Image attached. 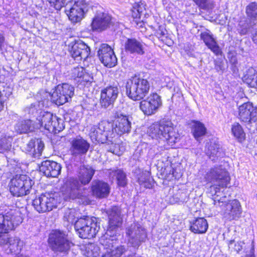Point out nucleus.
I'll return each instance as SVG.
<instances>
[{
    "label": "nucleus",
    "mask_w": 257,
    "mask_h": 257,
    "mask_svg": "<svg viewBox=\"0 0 257 257\" xmlns=\"http://www.w3.org/2000/svg\"><path fill=\"white\" fill-rule=\"evenodd\" d=\"M193 131L194 138L198 140L200 138L205 135L206 128L204 124L196 121L194 122L193 125Z\"/></svg>",
    "instance_id": "40"
},
{
    "label": "nucleus",
    "mask_w": 257,
    "mask_h": 257,
    "mask_svg": "<svg viewBox=\"0 0 257 257\" xmlns=\"http://www.w3.org/2000/svg\"><path fill=\"white\" fill-rule=\"evenodd\" d=\"M75 210L73 209H68L65 212L64 216V220H66L69 223L73 224L76 222L75 220Z\"/></svg>",
    "instance_id": "50"
},
{
    "label": "nucleus",
    "mask_w": 257,
    "mask_h": 257,
    "mask_svg": "<svg viewBox=\"0 0 257 257\" xmlns=\"http://www.w3.org/2000/svg\"><path fill=\"white\" fill-rule=\"evenodd\" d=\"M69 47L72 57L77 61L85 60L90 54L89 47L80 40L71 43Z\"/></svg>",
    "instance_id": "18"
},
{
    "label": "nucleus",
    "mask_w": 257,
    "mask_h": 257,
    "mask_svg": "<svg viewBox=\"0 0 257 257\" xmlns=\"http://www.w3.org/2000/svg\"><path fill=\"white\" fill-rule=\"evenodd\" d=\"M51 99L57 105H60L68 102L70 99L65 94H62V93H59L58 87L57 86L51 95Z\"/></svg>",
    "instance_id": "38"
},
{
    "label": "nucleus",
    "mask_w": 257,
    "mask_h": 257,
    "mask_svg": "<svg viewBox=\"0 0 257 257\" xmlns=\"http://www.w3.org/2000/svg\"><path fill=\"white\" fill-rule=\"evenodd\" d=\"M48 240L52 249L55 252L65 253L70 248L71 242L63 231H54L50 234Z\"/></svg>",
    "instance_id": "12"
},
{
    "label": "nucleus",
    "mask_w": 257,
    "mask_h": 257,
    "mask_svg": "<svg viewBox=\"0 0 257 257\" xmlns=\"http://www.w3.org/2000/svg\"><path fill=\"white\" fill-rule=\"evenodd\" d=\"M169 169V172H170V174H171V173L172 172V177H173L174 175V171H173V169L172 168H171V167L170 168H168Z\"/></svg>",
    "instance_id": "60"
},
{
    "label": "nucleus",
    "mask_w": 257,
    "mask_h": 257,
    "mask_svg": "<svg viewBox=\"0 0 257 257\" xmlns=\"http://www.w3.org/2000/svg\"><path fill=\"white\" fill-rule=\"evenodd\" d=\"M11 148V143L8 142L6 139L0 141V151L2 152L8 151Z\"/></svg>",
    "instance_id": "54"
},
{
    "label": "nucleus",
    "mask_w": 257,
    "mask_h": 257,
    "mask_svg": "<svg viewBox=\"0 0 257 257\" xmlns=\"http://www.w3.org/2000/svg\"><path fill=\"white\" fill-rule=\"evenodd\" d=\"M116 117L117 119L114 128L115 134L121 135L125 133H128L131 131L132 124L128 116L121 113H118Z\"/></svg>",
    "instance_id": "28"
},
{
    "label": "nucleus",
    "mask_w": 257,
    "mask_h": 257,
    "mask_svg": "<svg viewBox=\"0 0 257 257\" xmlns=\"http://www.w3.org/2000/svg\"><path fill=\"white\" fill-rule=\"evenodd\" d=\"M161 97L156 93L150 94L145 99L140 102V108L146 115L155 114L162 106Z\"/></svg>",
    "instance_id": "14"
},
{
    "label": "nucleus",
    "mask_w": 257,
    "mask_h": 257,
    "mask_svg": "<svg viewBox=\"0 0 257 257\" xmlns=\"http://www.w3.org/2000/svg\"><path fill=\"white\" fill-rule=\"evenodd\" d=\"M124 48L125 51L130 54L142 55L145 53V44L135 38L128 39Z\"/></svg>",
    "instance_id": "29"
},
{
    "label": "nucleus",
    "mask_w": 257,
    "mask_h": 257,
    "mask_svg": "<svg viewBox=\"0 0 257 257\" xmlns=\"http://www.w3.org/2000/svg\"><path fill=\"white\" fill-rule=\"evenodd\" d=\"M59 203L58 194L52 193H45L33 201L35 209L39 213H44L51 211L56 208Z\"/></svg>",
    "instance_id": "11"
},
{
    "label": "nucleus",
    "mask_w": 257,
    "mask_h": 257,
    "mask_svg": "<svg viewBox=\"0 0 257 257\" xmlns=\"http://www.w3.org/2000/svg\"><path fill=\"white\" fill-rule=\"evenodd\" d=\"M74 227L79 236L83 238L94 237L100 228L95 218L87 216L78 219Z\"/></svg>",
    "instance_id": "8"
},
{
    "label": "nucleus",
    "mask_w": 257,
    "mask_h": 257,
    "mask_svg": "<svg viewBox=\"0 0 257 257\" xmlns=\"http://www.w3.org/2000/svg\"><path fill=\"white\" fill-rule=\"evenodd\" d=\"M128 242L133 247H138L147 238V232L144 227L138 223H134L127 229Z\"/></svg>",
    "instance_id": "15"
},
{
    "label": "nucleus",
    "mask_w": 257,
    "mask_h": 257,
    "mask_svg": "<svg viewBox=\"0 0 257 257\" xmlns=\"http://www.w3.org/2000/svg\"><path fill=\"white\" fill-rule=\"evenodd\" d=\"M200 37L207 47L216 55L221 54V50L217 44L215 39L209 31L201 33Z\"/></svg>",
    "instance_id": "30"
},
{
    "label": "nucleus",
    "mask_w": 257,
    "mask_h": 257,
    "mask_svg": "<svg viewBox=\"0 0 257 257\" xmlns=\"http://www.w3.org/2000/svg\"><path fill=\"white\" fill-rule=\"evenodd\" d=\"M147 133L153 139L166 142L171 146L179 140V137L171 121H163L159 124H153L148 128Z\"/></svg>",
    "instance_id": "1"
},
{
    "label": "nucleus",
    "mask_w": 257,
    "mask_h": 257,
    "mask_svg": "<svg viewBox=\"0 0 257 257\" xmlns=\"http://www.w3.org/2000/svg\"><path fill=\"white\" fill-rule=\"evenodd\" d=\"M5 42V37L3 35L0 33V49H1Z\"/></svg>",
    "instance_id": "59"
},
{
    "label": "nucleus",
    "mask_w": 257,
    "mask_h": 257,
    "mask_svg": "<svg viewBox=\"0 0 257 257\" xmlns=\"http://www.w3.org/2000/svg\"><path fill=\"white\" fill-rule=\"evenodd\" d=\"M231 132L238 141L242 142L245 140V134L239 123L235 122L232 124Z\"/></svg>",
    "instance_id": "39"
},
{
    "label": "nucleus",
    "mask_w": 257,
    "mask_h": 257,
    "mask_svg": "<svg viewBox=\"0 0 257 257\" xmlns=\"http://www.w3.org/2000/svg\"><path fill=\"white\" fill-rule=\"evenodd\" d=\"M206 154L213 162L216 161L224 155L219 145L217 144H210L206 151Z\"/></svg>",
    "instance_id": "34"
},
{
    "label": "nucleus",
    "mask_w": 257,
    "mask_h": 257,
    "mask_svg": "<svg viewBox=\"0 0 257 257\" xmlns=\"http://www.w3.org/2000/svg\"><path fill=\"white\" fill-rule=\"evenodd\" d=\"M98 56L101 62L106 67L115 66L117 62L113 49L107 44H102L98 51Z\"/></svg>",
    "instance_id": "17"
},
{
    "label": "nucleus",
    "mask_w": 257,
    "mask_h": 257,
    "mask_svg": "<svg viewBox=\"0 0 257 257\" xmlns=\"http://www.w3.org/2000/svg\"><path fill=\"white\" fill-rule=\"evenodd\" d=\"M71 77L75 82L82 86L89 85L93 81L92 75L86 72L82 67H77L72 69Z\"/></svg>",
    "instance_id": "20"
},
{
    "label": "nucleus",
    "mask_w": 257,
    "mask_h": 257,
    "mask_svg": "<svg viewBox=\"0 0 257 257\" xmlns=\"http://www.w3.org/2000/svg\"><path fill=\"white\" fill-rule=\"evenodd\" d=\"M244 81L251 87H257V72L253 68H249L244 76Z\"/></svg>",
    "instance_id": "36"
},
{
    "label": "nucleus",
    "mask_w": 257,
    "mask_h": 257,
    "mask_svg": "<svg viewBox=\"0 0 257 257\" xmlns=\"http://www.w3.org/2000/svg\"><path fill=\"white\" fill-rule=\"evenodd\" d=\"M116 176L117 184L119 186L123 187L126 184V176L125 173L120 170H117L115 172Z\"/></svg>",
    "instance_id": "48"
},
{
    "label": "nucleus",
    "mask_w": 257,
    "mask_h": 257,
    "mask_svg": "<svg viewBox=\"0 0 257 257\" xmlns=\"http://www.w3.org/2000/svg\"><path fill=\"white\" fill-rule=\"evenodd\" d=\"M34 149H35V151L34 153H36V154H37V155H38V157H39L40 156H41V154H37V146H36V147H35V148H34Z\"/></svg>",
    "instance_id": "61"
},
{
    "label": "nucleus",
    "mask_w": 257,
    "mask_h": 257,
    "mask_svg": "<svg viewBox=\"0 0 257 257\" xmlns=\"http://www.w3.org/2000/svg\"><path fill=\"white\" fill-rule=\"evenodd\" d=\"M81 186L76 178L68 177L63 180L61 191L65 200L74 199L81 196Z\"/></svg>",
    "instance_id": "13"
},
{
    "label": "nucleus",
    "mask_w": 257,
    "mask_h": 257,
    "mask_svg": "<svg viewBox=\"0 0 257 257\" xmlns=\"http://www.w3.org/2000/svg\"><path fill=\"white\" fill-rule=\"evenodd\" d=\"M65 6L69 20L74 23L80 22L88 11V4L86 0H67Z\"/></svg>",
    "instance_id": "10"
},
{
    "label": "nucleus",
    "mask_w": 257,
    "mask_h": 257,
    "mask_svg": "<svg viewBox=\"0 0 257 257\" xmlns=\"http://www.w3.org/2000/svg\"><path fill=\"white\" fill-rule=\"evenodd\" d=\"M0 244L8 245L10 252L16 253L21 250L23 242L18 237H10L8 234H2L0 236Z\"/></svg>",
    "instance_id": "25"
},
{
    "label": "nucleus",
    "mask_w": 257,
    "mask_h": 257,
    "mask_svg": "<svg viewBox=\"0 0 257 257\" xmlns=\"http://www.w3.org/2000/svg\"><path fill=\"white\" fill-rule=\"evenodd\" d=\"M61 118L48 111H41L37 117L36 128H43L50 133L56 134L64 128Z\"/></svg>",
    "instance_id": "7"
},
{
    "label": "nucleus",
    "mask_w": 257,
    "mask_h": 257,
    "mask_svg": "<svg viewBox=\"0 0 257 257\" xmlns=\"http://www.w3.org/2000/svg\"><path fill=\"white\" fill-rule=\"evenodd\" d=\"M1 235V234H0V236Z\"/></svg>",
    "instance_id": "63"
},
{
    "label": "nucleus",
    "mask_w": 257,
    "mask_h": 257,
    "mask_svg": "<svg viewBox=\"0 0 257 257\" xmlns=\"http://www.w3.org/2000/svg\"><path fill=\"white\" fill-rule=\"evenodd\" d=\"M70 144V154L75 158L86 155L90 147L89 143L80 136L73 138Z\"/></svg>",
    "instance_id": "16"
},
{
    "label": "nucleus",
    "mask_w": 257,
    "mask_h": 257,
    "mask_svg": "<svg viewBox=\"0 0 257 257\" xmlns=\"http://www.w3.org/2000/svg\"><path fill=\"white\" fill-rule=\"evenodd\" d=\"M118 93V89L116 87L109 86L103 89L100 100L101 106L105 108L112 106Z\"/></svg>",
    "instance_id": "21"
},
{
    "label": "nucleus",
    "mask_w": 257,
    "mask_h": 257,
    "mask_svg": "<svg viewBox=\"0 0 257 257\" xmlns=\"http://www.w3.org/2000/svg\"><path fill=\"white\" fill-rule=\"evenodd\" d=\"M39 169L47 177H57L60 174L61 166L55 161L46 160L41 163Z\"/></svg>",
    "instance_id": "22"
},
{
    "label": "nucleus",
    "mask_w": 257,
    "mask_h": 257,
    "mask_svg": "<svg viewBox=\"0 0 257 257\" xmlns=\"http://www.w3.org/2000/svg\"><path fill=\"white\" fill-rule=\"evenodd\" d=\"M251 38L254 43L257 45V29L252 32Z\"/></svg>",
    "instance_id": "57"
},
{
    "label": "nucleus",
    "mask_w": 257,
    "mask_h": 257,
    "mask_svg": "<svg viewBox=\"0 0 257 257\" xmlns=\"http://www.w3.org/2000/svg\"><path fill=\"white\" fill-rule=\"evenodd\" d=\"M111 23V17L108 14H97L93 19L91 27L93 31H102L108 28Z\"/></svg>",
    "instance_id": "23"
},
{
    "label": "nucleus",
    "mask_w": 257,
    "mask_h": 257,
    "mask_svg": "<svg viewBox=\"0 0 257 257\" xmlns=\"http://www.w3.org/2000/svg\"><path fill=\"white\" fill-rule=\"evenodd\" d=\"M50 3L51 6L57 10H60L62 7H64L67 0H48Z\"/></svg>",
    "instance_id": "52"
},
{
    "label": "nucleus",
    "mask_w": 257,
    "mask_h": 257,
    "mask_svg": "<svg viewBox=\"0 0 257 257\" xmlns=\"http://www.w3.org/2000/svg\"><path fill=\"white\" fill-rule=\"evenodd\" d=\"M138 182L141 185L146 188H151L152 187V183L148 174L141 176L138 178Z\"/></svg>",
    "instance_id": "47"
},
{
    "label": "nucleus",
    "mask_w": 257,
    "mask_h": 257,
    "mask_svg": "<svg viewBox=\"0 0 257 257\" xmlns=\"http://www.w3.org/2000/svg\"><path fill=\"white\" fill-rule=\"evenodd\" d=\"M106 213L108 218V226L106 232L100 238L101 242L104 245H109L112 242L109 237L116 236V230L122 223V216L121 209L117 206H113L108 209Z\"/></svg>",
    "instance_id": "5"
},
{
    "label": "nucleus",
    "mask_w": 257,
    "mask_h": 257,
    "mask_svg": "<svg viewBox=\"0 0 257 257\" xmlns=\"http://www.w3.org/2000/svg\"><path fill=\"white\" fill-rule=\"evenodd\" d=\"M3 93L0 90V111H1L4 107V102L2 100V96H3Z\"/></svg>",
    "instance_id": "58"
},
{
    "label": "nucleus",
    "mask_w": 257,
    "mask_h": 257,
    "mask_svg": "<svg viewBox=\"0 0 257 257\" xmlns=\"http://www.w3.org/2000/svg\"><path fill=\"white\" fill-rule=\"evenodd\" d=\"M59 93H62L65 94L70 99L74 95V87L68 83H63L61 85H58Z\"/></svg>",
    "instance_id": "42"
},
{
    "label": "nucleus",
    "mask_w": 257,
    "mask_h": 257,
    "mask_svg": "<svg viewBox=\"0 0 257 257\" xmlns=\"http://www.w3.org/2000/svg\"><path fill=\"white\" fill-rule=\"evenodd\" d=\"M228 249L231 252L238 253L242 249L243 242L236 241L234 239L230 240L227 242Z\"/></svg>",
    "instance_id": "44"
},
{
    "label": "nucleus",
    "mask_w": 257,
    "mask_h": 257,
    "mask_svg": "<svg viewBox=\"0 0 257 257\" xmlns=\"http://www.w3.org/2000/svg\"><path fill=\"white\" fill-rule=\"evenodd\" d=\"M246 13L247 17L250 18H254L257 17V3L252 2L250 3L246 8Z\"/></svg>",
    "instance_id": "45"
},
{
    "label": "nucleus",
    "mask_w": 257,
    "mask_h": 257,
    "mask_svg": "<svg viewBox=\"0 0 257 257\" xmlns=\"http://www.w3.org/2000/svg\"><path fill=\"white\" fill-rule=\"evenodd\" d=\"M37 146V154H42L44 148V144L40 139L31 140L26 145L25 150L27 153L32 155L34 158H37L38 155L35 152V147Z\"/></svg>",
    "instance_id": "32"
},
{
    "label": "nucleus",
    "mask_w": 257,
    "mask_h": 257,
    "mask_svg": "<svg viewBox=\"0 0 257 257\" xmlns=\"http://www.w3.org/2000/svg\"><path fill=\"white\" fill-rule=\"evenodd\" d=\"M207 181L212 183L208 189L209 193L212 196L216 195L219 193L220 187H227L229 183L230 177L228 172L221 167H215L209 170L205 175Z\"/></svg>",
    "instance_id": "2"
},
{
    "label": "nucleus",
    "mask_w": 257,
    "mask_h": 257,
    "mask_svg": "<svg viewBox=\"0 0 257 257\" xmlns=\"http://www.w3.org/2000/svg\"><path fill=\"white\" fill-rule=\"evenodd\" d=\"M113 124L107 120L100 121L98 125L90 129V136L92 140L102 144L112 143V139L116 136Z\"/></svg>",
    "instance_id": "6"
},
{
    "label": "nucleus",
    "mask_w": 257,
    "mask_h": 257,
    "mask_svg": "<svg viewBox=\"0 0 257 257\" xmlns=\"http://www.w3.org/2000/svg\"><path fill=\"white\" fill-rule=\"evenodd\" d=\"M36 128V124L32 123L30 119L22 120L18 121L15 125V129L20 134L32 132Z\"/></svg>",
    "instance_id": "35"
},
{
    "label": "nucleus",
    "mask_w": 257,
    "mask_h": 257,
    "mask_svg": "<svg viewBox=\"0 0 257 257\" xmlns=\"http://www.w3.org/2000/svg\"><path fill=\"white\" fill-rule=\"evenodd\" d=\"M23 221L19 209L4 206L0 210V234H7L14 230Z\"/></svg>",
    "instance_id": "3"
},
{
    "label": "nucleus",
    "mask_w": 257,
    "mask_h": 257,
    "mask_svg": "<svg viewBox=\"0 0 257 257\" xmlns=\"http://www.w3.org/2000/svg\"><path fill=\"white\" fill-rule=\"evenodd\" d=\"M167 34L166 29L162 26H159L156 32V35L159 38L162 39Z\"/></svg>",
    "instance_id": "55"
},
{
    "label": "nucleus",
    "mask_w": 257,
    "mask_h": 257,
    "mask_svg": "<svg viewBox=\"0 0 257 257\" xmlns=\"http://www.w3.org/2000/svg\"><path fill=\"white\" fill-rule=\"evenodd\" d=\"M238 118L245 122H255L257 120V110L252 103H244L238 107Z\"/></svg>",
    "instance_id": "19"
},
{
    "label": "nucleus",
    "mask_w": 257,
    "mask_h": 257,
    "mask_svg": "<svg viewBox=\"0 0 257 257\" xmlns=\"http://www.w3.org/2000/svg\"><path fill=\"white\" fill-rule=\"evenodd\" d=\"M124 150V148L123 147H120L118 144H115L113 148L110 149V151L111 152L117 156H120Z\"/></svg>",
    "instance_id": "53"
},
{
    "label": "nucleus",
    "mask_w": 257,
    "mask_h": 257,
    "mask_svg": "<svg viewBox=\"0 0 257 257\" xmlns=\"http://www.w3.org/2000/svg\"><path fill=\"white\" fill-rule=\"evenodd\" d=\"M91 191L92 195L97 198L107 197L110 193L109 185L102 181L94 180L92 183Z\"/></svg>",
    "instance_id": "27"
},
{
    "label": "nucleus",
    "mask_w": 257,
    "mask_h": 257,
    "mask_svg": "<svg viewBox=\"0 0 257 257\" xmlns=\"http://www.w3.org/2000/svg\"><path fill=\"white\" fill-rule=\"evenodd\" d=\"M85 255L87 257H97L99 255V249L97 246L90 244L86 248Z\"/></svg>",
    "instance_id": "46"
},
{
    "label": "nucleus",
    "mask_w": 257,
    "mask_h": 257,
    "mask_svg": "<svg viewBox=\"0 0 257 257\" xmlns=\"http://www.w3.org/2000/svg\"><path fill=\"white\" fill-rule=\"evenodd\" d=\"M34 182L27 175H17L10 183V191L12 194L17 197L26 195L30 190Z\"/></svg>",
    "instance_id": "9"
},
{
    "label": "nucleus",
    "mask_w": 257,
    "mask_h": 257,
    "mask_svg": "<svg viewBox=\"0 0 257 257\" xmlns=\"http://www.w3.org/2000/svg\"><path fill=\"white\" fill-rule=\"evenodd\" d=\"M110 240H112V243L109 245H103L100 241V243L102 246H103L104 248L106 249L105 253L102 256V257H120L121 255L124 253L126 249L124 245H119L116 247H114L117 238L116 236L114 237H109Z\"/></svg>",
    "instance_id": "26"
},
{
    "label": "nucleus",
    "mask_w": 257,
    "mask_h": 257,
    "mask_svg": "<svg viewBox=\"0 0 257 257\" xmlns=\"http://www.w3.org/2000/svg\"><path fill=\"white\" fill-rule=\"evenodd\" d=\"M226 68V63L221 59L214 60V68L220 74H222Z\"/></svg>",
    "instance_id": "49"
},
{
    "label": "nucleus",
    "mask_w": 257,
    "mask_h": 257,
    "mask_svg": "<svg viewBox=\"0 0 257 257\" xmlns=\"http://www.w3.org/2000/svg\"><path fill=\"white\" fill-rule=\"evenodd\" d=\"M240 50L242 54L249 53L252 50L250 41L246 40L243 42H241L240 46Z\"/></svg>",
    "instance_id": "51"
},
{
    "label": "nucleus",
    "mask_w": 257,
    "mask_h": 257,
    "mask_svg": "<svg viewBox=\"0 0 257 257\" xmlns=\"http://www.w3.org/2000/svg\"><path fill=\"white\" fill-rule=\"evenodd\" d=\"M95 173L94 170L89 166H81L78 174V178L81 184L83 185L88 184L91 180Z\"/></svg>",
    "instance_id": "31"
},
{
    "label": "nucleus",
    "mask_w": 257,
    "mask_h": 257,
    "mask_svg": "<svg viewBox=\"0 0 257 257\" xmlns=\"http://www.w3.org/2000/svg\"><path fill=\"white\" fill-rule=\"evenodd\" d=\"M255 24V20H247L245 22L240 21L238 29V32L242 35L246 34L251 27Z\"/></svg>",
    "instance_id": "41"
},
{
    "label": "nucleus",
    "mask_w": 257,
    "mask_h": 257,
    "mask_svg": "<svg viewBox=\"0 0 257 257\" xmlns=\"http://www.w3.org/2000/svg\"><path fill=\"white\" fill-rule=\"evenodd\" d=\"M132 16L135 19L146 17L147 14L145 5L143 3L135 4L132 10Z\"/></svg>",
    "instance_id": "37"
},
{
    "label": "nucleus",
    "mask_w": 257,
    "mask_h": 257,
    "mask_svg": "<svg viewBox=\"0 0 257 257\" xmlns=\"http://www.w3.org/2000/svg\"><path fill=\"white\" fill-rule=\"evenodd\" d=\"M208 227V223L205 219L199 217L191 224L190 230L195 233L202 234L206 232Z\"/></svg>",
    "instance_id": "33"
},
{
    "label": "nucleus",
    "mask_w": 257,
    "mask_h": 257,
    "mask_svg": "<svg viewBox=\"0 0 257 257\" xmlns=\"http://www.w3.org/2000/svg\"><path fill=\"white\" fill-rule=\"evenodd\" d=\"M246 257H253L252 256H246Z\"/></svg>",
    "instance_id": "62"
},
{
    "label": "nucleus",
    "mask_w": 257,
    "mask_h": 257,
    "mask_svg": "<svg viewBox=\"0 0 257 257\" xmlns=\"http://www.w3.org/2000/svg\"><path fill=\"white\" fill-rule=\"evenodd\" d=\"M150 87V83L146 79L135 76L127 80L126 93L131 99L141 100L148 94Z\"/></svg>",
    "instance_id": "4"
},
{
    "label": "nucleus",
    "mask_w": 257,
    "mask_h": 257,
    "mask_svg": "<svg viewBox=\"0 0 257 257\" xmlns=\"http://www.w3.org/2000/svg\"><path fill=\"white\" fill-rule=\"evenodd\" d=\"M241 212V206L239 202L234 199L225 204L224 217L229 220L236 219L239 217Z\"/></svg>",
    "instance_id": "24"
},
{
    "label": "nucleus",
    "mask_w": 257,
    "mask_h": 257,
    "mask_svg": "<svg viewBox=\"0 0 257 257\" xmlns=\"http://www.w3.org/2000/svg\"><path fill=\"white\" fill-rule=\"evenodd\" d=\"M225 197H223L222 198H221L220 199H217V197H214V199H213V203L214 204V205H218V206H221L220 205V203H223L224 202H225Z\"/></svg>",
    "instance_id": "56"
},
{
    "label": "nucleus",
    "mask_w": 257,
    "mask_h": 257,
    "mask_svg": "<svg viewBox=\"0 0 257 257\" xmlns=\"http://www.w3.org/2000/svg\"><path fill=\"white\" fill-rule=\"evenodd\" d=\"M200 9L209 11L213 9L214 5L212 0H192Z\"/></svg>",
    "instance_id": "43"
}]
</instances>
